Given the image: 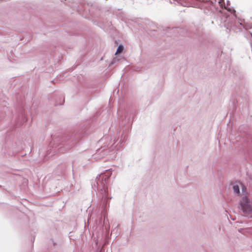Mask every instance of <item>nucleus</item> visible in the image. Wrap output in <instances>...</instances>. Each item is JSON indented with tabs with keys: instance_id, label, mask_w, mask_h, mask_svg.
<instances>
[{
	"instance_id": "obj_1",
	"label": "nucleus",
	"mask_w": 252,
	"mask_h": 252,
	"mask_svg": "<svg viewBox=\"0 0 252 252\" xmlns=\"http://www.w3.org/2000/svg\"><path fill=\"white\" fill-rule=\"evenodd\" d=\"M82 137V132H74L62 137L61 139H53L50 144L55 145V150L58 151L60 153H63L76 145Z\"/></svg>"
},
{
	"instance_id": "obj_2",
	"label": "nucleus",
	"mask_w": 252,
	"mask_h": 252,
	"mask_svg": "<svg viewBox=\"0 0 252 252\" xmlns=\"http://www.w3.org/2000/svg\"><path fill=\"white\" fill-rule=\"evenodd\" d=\"M112 174L111 169L106 170V172L99 175L96 178V184H94V190L95 188L98 191L99 194L101 195V198H104L103 201V205H106L107 200L111 199V197L109 198L108 195V188L106 187L107 180L109 178Z\"/></svg>"
},
{
	"instance_id": "obj_3",
	"label": "nucleus",
	"mask_w": 252,
	"mask_h": 252,
	"mask_svg": "<svg viewBox=\"0 0 252 252\" xmlns=\"http://www.w3.org/2000/svg\"><path fill=\"white\" fill-rule=\"evenodd\" d=\"M238 208L244 216L252 219V197H242L239 201Z\"/></svg>"
},
{
	"instance_id": "obj_4",
	"label": "nucleus",
	"mask_w": 252,
	"mask_h": 252,
	"mask_svg": "<svg viewBox=\"0 0 252 252\" xmlns=\"http://www.w3.org/2000/svg\"><path fill=\"white\" fill-rule=\"evenodd\" d=\"M205 2H209L213 6L215 7L216 9H218L219 8H224L227 9L230 12H231V10L230 8H228L225 6L224 0H205Z\"/></svg>"
},
{
	"instance_id": "obj_5",
	"label": "nucleus",
	"mask_w": 252,
	"mask_h": 252,
	"mask_svg": "<svg viewBox=\"0 0 252 252\" xmlns=\"http://www.w3.org/2000/svg\"><path fill=\"white\" fill-rule=\"evenodd\" d=\"M227 20L228 21V22L224 24V26L227 28V29L231 30H234V27H237L238 28H240V26H241V23H240L239 22H233L232 20L230 21V18L226 16V17Z\"/></svg>"
},
{
	"instance_id": "obj_6",
	"label": "nucleus",
	"mask_w": 252,
	"mask_h": 252,
	"mask_svg": "<svg viewBox=\"0 0 252 252\" xmlns=\"http://www.w3.org/2000/svg\"><path fill=\"white\" fill-rule=\"evenodd\" d=\"M114 147L113 145L109 149H105L104 148L100 149L97 152L98 153H103V156L105 155L107 153L112 152L114 150Z\"/></svg>"
},
{
	"instance_id": "obj_7",
	"label": "nucleus",
	"mask_w": 252,
	"mask_h": 252,
	"mask_svg": "<svg viewBox=\"0 0 252 252\" xmlns=\"http://www.w3.org/2000/svg\"><path fill=\"white\" fill-rule=\"evenodd\" d=\"M21 118H22L21 121H19V120H17V126L22 125L24 123H25L26 121V118H25L24 115H23V114H21Z\"/></svg>"
},
{
	"instance_id": "obj_8",
	"label": "nucleus",
	"mask_w": 252,
	"mask_h": 252,
	"mask_svg": "<svg viewBox=\"0 0 252 252\" xmlns=\"http://www.w3.org/2000/svg\"><path fill=\"white\" fill-rule=\"evenodd\" d=\"M233 189L234 192L239 194L240 193V190H239V187L237 185H235L233 186Z\"/></svg>"
},
{
	"instance_id": "obj_9",
	"label": "nucleus",
	"mask_w": 252,
	"mask_h": 252,
	"mask_svg": "<svg viewBox=\"0 0 252 252\" xmlns=\"http://www.w3.org/2000/svg\"><path fill=\"white\" fill-rule=\"evenodd\" d=\"M123 50H124L123 46L122 45H120L117 49L116 54L121 53V52H123Z\"/></svg>"
},
{
	"instance_id": "obj_10",
	"label": "nucleus",
	"mask_w": 252,
	"mask_h": 252,
	"mask_svg": "<svg viewBox=\"0 0 252 252\" xmlns=\"http://www.w3.org/2000/svg\"><path fill=\"white\" fill-rule=\"evenodd\" d=\"M53 245H54V246H55V245H56V243H54Z\"/></svg>"
},
{
	"instance_id": "obj_11",
	"label": "nucleus",
	"mask_w": 252,
	"mask_h": 252,
	"mask_svg": "<svg viewBox=\"0 0 252 252\" xmlns=\"http://www.w3.org/2000/svg\"><path fill=\"white\" fill-rule=\"evenodd\" d=\"M233 11L234 12H235V10H234V9H233Z\"/></svg>"
}]
</instances>
